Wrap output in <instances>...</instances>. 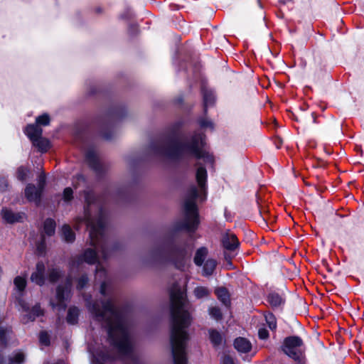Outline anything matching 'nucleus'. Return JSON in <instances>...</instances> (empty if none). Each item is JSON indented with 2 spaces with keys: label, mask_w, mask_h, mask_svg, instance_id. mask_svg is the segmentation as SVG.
<instances>
[{
  "label": "nucleus",
  "mask_w": 364,
  "mask_h": 364,
  "mask_svg": "<svg viewBox=\"0 0 364 364\" xmlns=\"http://www.w3.org/2000/svg\"><path fill=\"white\" fill-rule=\"evenodd\" d=\"M100 293L104 296L102 300L93 303L87 300L86 306L92 318L107 328L110 342L120 355L129 356L133 350V341L128 323L113 296L107 293L105 282H102Z\"/></svg>",
  "instance_id": "f257e3e1"
},
{
  "label": "nucleus",
  "mask_w": 364,
  "mask_h": 364,
  "mask_svg": "<svg viewBox=\"0 0 364 364\" xmlns=\"http://www.w3.org/2000/svg\"><path fill=\"white\" fill-rule=\"evenodd\" d=\"M170 341L174 364H187L186 348L189 339L187 328L191 323V316L181 290L171 294Z\"/></svg>",
  "instance_id": "f03ea898"
},
{
  "label": "nucleus",
  "mask_w": 364,
  "mask_h": 364,
  "mask_svg": "<svg viewBox=\"0 0 364 364\" xmlns=\"http://www.w3.org/2000/svg\"><path fill=\"white\" fill-rule=\"evenodd\" d=\"M203 136L195 134L190 139L178 141L171 137H163L154 140L149 146V152L156 157L176 159L185 156L203 159L205 163L212 164L213 158L203 151Z\"/></svg>",
  "instance_id": "7ed1b4c3"
},
{
  "label": "nucleus",
  "mask_w": 364,
  "mask_h": 364,
  "mask_svg": "<svg viewBox=\"0 0 364 364\" xmlns=\"http://www.w3.org/2000/svg\"><path fill=\"white\" fill-rule=\"evenodd\" d=\"M84 216L77 218V223H85L90 229V245L100 249L103 259H107L111 253L108 241L104 235L105 213L91 191L85 192Z\"/></svg>",
  "instance_id": "20e7f679"
},
{
  "label": "nucleus",
  "mask_w": 364,
  "mask_h": 364,
  "mask_svg": "<svg viewBox=\"0 0 364 364\" xmlns=\"http://www.w3.org/2000/svg\"><path fill=\"white\" fill-rule=\"evenodd\" d=\"M196 178L198 187L192 186L188 191L183 204L184 218L177 227L178 229H184L188 232H194L199 225L196 200L205 199L207 171L203 166H198Z\"/></svg>",
  "instance_id": "39448f33"
},
{
  "label": "nucleus",
  "mask_w": 364,
  "mask_h": 364,
  "mask_svg": "<svg viewBox=\"0 0 364 364\" xmlns=\"http://www.w3.org/2000/svg\"><path fill=\"white\" fill-rule=\"evenodd\" d=\"M189 256L184 247H173L168 249L164 245H158L151 249L147 254L146 262L164 265L169 262L180 270H184L187 266Z\"/></svg>",
  "instance_id": "423d86ee"
},
{
  "label": "nucleus",
  "mask_w": 364,
  "mask_h": 364,
  "mask_svg": "<svg viewBox=\"0 0 364 364\" xmlns=\"http://www.w3.org/2000/svg\"><path fill=\"white\" fill-rule=\"evenodd\" d=\"M304 343L299 336L287 337L282 346V351L298 364H306L304 350L302 349Z\"/></svg>",
  "instance_id": "0eeeda50"
},
{
  "label": "nucleus",
  "mask_w": 364,
  "mask_h": 364,
  "mask_svg": "<svg viewBox=\"0 0 364 364\" xmlns=\"http://www.w3.org/2000/svg\"><path fill=\"white\" fill-rule=\"evenodd\" d=\"M98 257L95 250L87 248L82 255L72 259L71 266L73 267H78L82 262H86L89 264L97 263L96 267L95 279L101 281L105 277L106 272L105 268L98 262Z\"/></svg>",
  "instance_id": "6e6552de"
},
{
  "label": "nucleus",
  "mask_w": 364,
  "mask_h": 364,
  "mask_svg": "<svg viewBox=\"0 0 364 364\" xmlns=\"http://www.w3.org/2000/svg\"><path fill=\"white\" fill-rule=\"evenodd\" d=\"M72 282L70 279H67L64 284H60L57 287L55 299L50 300V306L53 308H58L59 310L64 311L66 308V301L70 297Z\"/></svg>",
  "instance_id": "1a4fd4ad"
},
{
  "label": "nucleus",
  "mask_w": 364,
  "mask_h": 364,
  "mask_svg": "<svg viewBox=\"0 0 364 364\" xmlns=\"http://www.w3.org/2000/svg\"><path fill=\"white\" fill-rule=\"evenodd\" d=\"M46 183V176L41 173L38 177L37 186L32 183H28L25 188V196L27 200L38 204L41 202Z\"/></svg>",
  "instance_id": "9d476101"
},
{
  "label": "nucleus",
  "mask_w": 364,
  "mask_h": 364,
  "mask_svg": "<svg viewBox=\"0 0 364 364\" xmlns=\"http://www.w3.org/2000/svg\"><path fill=\"white\" fill-rule=\"evenodd\" d=\"M18 306L19 307L18 310L24 313L21 317V321L24 324L34 321L37 317L41 316L44 314V311L38 304H36L30 309L28 304L23 299H18Z\"/></svg>",
  "instance_id": "9b49d317"
},
{
  "label": "nucleus",
  "mask_w": 364,
  "mask_h": 364,
  "mask_svg": "<svg viewBox=\"0 0 364 364\" xmlns=\"http://www.w3.org/2000/svg\"><path fill=\"white\" fill-rule=\"evenodd\" d=\"M221 242L224 249L233 252L238 248L240 242L236 235L232 232H225L222 235Z\"/></svg>",
  "instance_id": "f8f14e48"
},
{
  "label": "nucleus",
  "mask_w": 364,
  "mask_h": 364,
  "mask_svg": "<svg viewBox=\"0 0 364 364\" xmlns=\"http://www.w3.org/2000/svg\"><path fill=\"white\" fill-rule=\"evenodd\" d=\"M89 352L92 355L90 360L92 364H105L107 360L112 358L107 353L105 352L104 349H95L90 347Z\"/></svg>",
  "instance_id": "ddd939ff"
},
{
  "label": "nucleus",
  "mask_w": 364,
  "mask_h": 364,
  "mask_svg": "<svg viewBox=\"0 0 364 364\" xmlns=\"http://www.w3.org/2000/svg\"><path fill=\"white\" fill-rule=\"evenodd\" d=\"M46 267L42 262L36 264V270L31 274V280L38 286H43L46 282Z\"/></svg>",
  "instance_id": "4468645a"
},
{
  "label": "nucleus",
  "mask_w": 364,
  "mask_h": 364,
  "mask_svg": "<svg viewBox=\"0 0 364 364\" xmlns=\"http://www.w3.org/2000/svg\"><path fill=\"white\" fill-rule=\"evenodd\" d=\"M85 157L87 164L94 171L99 173L102 171V166L95 149H88L86 152Z\"/></svg>",
  "instance_id": "2eb2a0df"
},
{
  "label": "nucleus",
  "mask_w": 364,
  "mask_h": 364,
  "mask_svg": "<svg viewBox=\"0 0 364 364\" xmlns=\"http://www.w3.org/2000/svg\"><path fill=\"white\" fill-rule=\"evenodd\" d=\"M1 216L6 223H14L22 221L25 218V214L23 213H14L9 209L3 208Z\"/></svg>",
  "instance_id": "dca6fc26"
},
{
  "label": "nucleus",
  "mask_w": 364,
  "mask_h": 364,
  "mask_svg": "<svg viewBox=\"0 0 364 364\" xmlns=\"http://www.w3.org/2000/svg\"><path fill=\"white\" fill-rule=\"evenodd\" d=\"M26 355L22 351L14 352L8 359H4L0 355V364H23Z\"/></svg>",
  "instance_id": "f3484780"
},
{
  "label": "nucleus",
  "mask_w": 364,
  "mask_h": 364,
  "mask_svg": "<svg viewBox=\"0 0 364 364\" xmlns=\"http://www.w3.org/2000/svg\"><path fill=\"white\" fill-rule=\"evenodd\" d=\"M234 346L240 353H248L252 348L251 343L246 338L239 337L235 340Z\"/></svg>",
  "instance_id": "a211bd4d"
},
{
  "label": "nucleus",
  "mask_w": 364,
  "mask_h": 364,
  "mask_svg": "<svg viewBox=\"0 0 364 364\" xmlns=\"http://www.w3.org/2000/svg\"><path fill=\"white\" fill-rule=\"evenodd\" d=\"M25 133L31 141L41 136L43 130L36 124H29L26 127Z\"/></svg>",
  "instance_id": "6ab92c4d"
},
{
  "label": "nucleus",
  "mask_w": 364,
  "mask_h": 364,
  "mask_svg": "<svg viewBox=\"0 0 364 364\" xmlns=\"http://www.w3.org/2000/svg\"><path fill=\"white\" fill-rule=\"evenodd\" d=\"M209 338L210 342L215 347L221 346L223 343L224 339L221 333L214 329L209 330Z\"/></svg>",
  "instance_id": "aec40b11"
},
{
  "label": "nucleus",
  "mask_w": 364,
  "mask_h": 364,
  "mask_svg": "<svg viewBox=\"0 0 364 364\" xmlns=\"http://www.w3.org/2000/svg\"><path fill=\"white\" fill-rule=\"evenodd\" d=\"M208 249L206 247H202L197 250L193 261L196 265L197 266H202L203 264L205 259L206 258L208 255Z\"/></svg>",
  "instance_id": "412c9836"
},
{
  "label": "nucleus",
  "mask_w": 364,
  "mask_h": 364,
  "mask_svg": "<svg viewBox=\"0 0 364 364\" xmlns=\"http://www.w3.org/2000/svg\"><path fill=\"white\" fill-rule=\"evenodd\" d=\"M217 262L214 259H208L204 262L203 268V274L205 277L210 276L213 274Z\"/></svg>",
  "instance_id": "4be33fe9"
},
{
  "label": "nucleus",
  "mask_w": 364,
  "mask_h": 364,
  "mask_svg": "<svg viewBox=\"0 0 364 364\" xmlns=\"http://www.w3.org/2000/svg\"><path fill=\"white\" fill-rule=\"evenodd\" d=\"M268 301L273 308H276L284 304V299L279 294L273 292L269 294Z\"/></svg>",
  "instance_id": "5701e85b"
},
{
  "label": "nucleus",
  "mask_w": 364,
  "mask_h": 364,
  "mask_svg": "<svg viewBox=\"0 0 364 364\" xmlns=\"http://www.w3.org/2000/svg\"><path fill=\"white\" fill-rule=\"evenodd\" d=\"M33 146L37 147L41 152H46L49 147V141L46 138L42 137V135L33 140Z\"/></svg>",
  "instance_id": "b1692460"
},
{
  "label": "nucleus",
  "mask_w": 364,
  "mask_h": 364,
  "mask_svg": "<svg viewBox=\"0 0 364 364\" xmlns=\"http://www.w3.org/2000/svg\"><path fill=\"white\" fill-rule=\"evenodd\" d=\"M203 95L204 109L206 111L208 107L211 106L214 103L215 95L213 91L206 89L203 90Z\"/></svg>",
  "instance_id": "393cba45"
},
{
  "label": "nucleus",
  "mask_w": 364,
  "mask_h": 364,
  "mask_svg": "<svg viewBox=\"0 0 364 364\" xmlns=\"http://www.w3.org/2000/svg\"><path fill=\"white\" fill-rule=\"evenodd\" d=\"M62 236L63 240L69 243L73 242L75 239V233L73 232L70 227L68 225H63Z\"/></svg>",
  "instance_id": "a878e982"
},
{
  "label": "nucleus",
  "mask_w": 364,
  "mask_h": 364,
  "mask_svg": "<svg viewBox=\"0 0 364 364\" xmlns=\"http://www.w3.org/2000/svg\"><path fill=\"white\" fill-rule=\"evenodd\" d=\"M215 294L218 299L225 306H229L230 304V296L228 291L225 288H218L215 290Z\"/></svg>",
  "instance_id": "bb28decb"
},
{
  "label": "nucleus",
  "mask_w": 364,
  "mask_h": 364,
  "mask_svg": "<svg viewBox=\"0 0 364 364\" xmlns=\"http://www.w3.org/2000/svg\"><path fill=\"white\" fill-rule=\"evenodd\" d=\"M208 311L210 318L216 321H219L223 318V314L218 306H210L208 307Z\"/></svg>",
  "instance_id": "cd10ccee"
},
{
  "label": "nucleus",
  "mask_w": 364,
  "mask_h": 364,
  "mask_svg": "<svg viewBox=\"0 0 364 364\" xmlns=\"http://www.w3.org/2000/svg\"><path fill=\"white\" fill-rule=\"evenodd\" d=\"M79 316V309L77 307H70L68 312L67 321L70 324H75Z\"/></svg>",
  "instance_id": "c85d7f7f"
},
{
  "label": "nucleus",
  "mask_w": 364,
  "mask_h": 364,
  "mask_svg": "<svg viewBox=\"0 0 364 364\" xmlns=\"http://www.w3.org/2000/svg\"><path fill=\"white\" fill-rule=\"evenodd\" d=\"M55 221L50 218L46 219V221L44 222V232L47 235L51 236L55 233Z\"/></svg>",
  "instance_id": "c756f323"
},
{
  "label": "nucleus",
  "mask_w": 364,
  "mask_h": 364,
  "mask_svg": "<svg viewBox=\"0 0 364 364\" xmlns=\"http://www.w3.org/2000/svg\"><path fill=\"white\" fill-rule=\"evenodd\" d=\"M61 275V271L58 268H53L48 270V280L52 283L58 281Z\"/></svg>",
  "instance_id": "7c9ffc66"
},
{
  "label": "nucleus",
  "mask_w": 364,
  "mask_h": 364,
  "mask_svg": "<svg viewBox=\"0 0 364 364\" xmlns=\"http://www.w3.org/2000/svg\"><path fill=\"white\" fill-rule=\"evenodd\" d=\"M193 293L196 298L202 299L207 297L209 295L210 291L206 287H197L196 288H195Z\"/></svg>",
  "instance_id": "2f4dec72"
},
{
  "label": "nucleus",
  "mask_w": 364,
  "mask_h": 364,
  "mask_svg": "<svg viewBox=\"0 0 364 364\" xmlns=\"http://www.w3.org/2000/svg\"><path fill=\"white\" fill-rule=\"evenodd\" d=\"M29 173V170L23 166H20L17 169L16 177L19 181H23L27 179Z\"/></svg>",
  "instance_id": "473e14b6"
},
{
  "label": "nucleus",
  "mask_w": 364,
  "mask_h": 364,
  "mask_svg": "<svg viewBox=\"0 0 364 364\" xmlns=\"http://www.w3.org/2000/svg\"><path fill=\"white\" fill-rule=\"evenodd\" d=\"M265 320L271 330H275L277 328V321L274 316L272 313L265 315Z\"/></svg>",
  "instance_id": "72a5a7b5"
},
{
  "label": "nucleus",
  "mask_w": 364,
  "mask_h": 364,
  "mask_svg": "<svg viewBox=\"0 0 364 364\" xmlns=\"http://www.w3.org/2000/svg\"><path fill=\"white\" fill-rule=\"evenodd\" d=\"M36 125H43L46 126L48 125L50 123V117L48 114H43L41 116H38L36 119Z\"/></svg>",
  "instance_id": "f704fd0d"
},
{
  "label": "nucleus",
  "mask_w": 364,
  "mask_h": 364,
  "mask_svg": "<svg viewBox=\"0 0 364 364\" xmlns=\"http://www.w3.org/2000/svg\"><path fill=\"white\" fill-rule=\"evenodd\" d=\"M14 284L18 290L23 291L26 285V281L21 277H16L14 279Z\"/></svg>",
  "instance_id": "c9c22d12"
},
{
  "label": "nucleus",
  "mask_w": 364,
  "mask_h": 364,
  "mask_svg": "<svg viewBox=\"0 0 364 364\" xmlns=\"http://www.w3.org/2000/svg\"><path fill=\"white\" fill-rule=\"evenodd\" d=\"M9 333L10 330L9 328H4L2 327L0 328V344H6V337Z\"/></svg>",
  "instance_id": "e433bc0d"
},
{
  "label": "nucleus",
  "mask_w": 364,
  "mask_h": 364,
  "mask_svg": "<svg viewBox=\"0 0 364 364\" xmlns=\"http://www.w3.org/2000/svg\"><path fill=\"white\" fill-rule=\"evenodd\" d=\"M40 343L44 346H48L50 343L49 336L46 332H41L39 336Z\"/></svg>",
  "instance_id": "4c0bfd02"
},
{
  "label": "nucleus",
  "mask_w": 364,
  "mask_h": 364,
  "mask_svg": "<svg viewBox=\"0 0 364 364\" xmlns=\"http://www.w3.org/2000/svg\"><path fill=\"white\" fill-rule=\"evenodd\" d=\"M73 198V190L70 188H65L63 191V200L66 202L71 200Z\"/></svg>",
  "instance_id": "58836bf2"
},
{
  "label": "nucleus",
  "mask_w": 364,
  "mask_h": 364,
  "mask_svg": "<svg viewBox=\"0 0 364 364\" xmlns=\"http://www.w3.org/2000/svg\"><path fill=\"white\" fill-rule=\"evenodd\" d=\"M199 124H200V127H203V128L213 129V122L210 120L208 119H201L199 121Z\"/></svg>",
  "instance_id": "ea45409f"
},
{
  "label": "nucleus",
  "mask_w": 364,
  "mask_h": 364,
  "mask_svg": "<svg viewBox=\"0 0 364 364\" xmlns=\"http://www.w3.org/2000/svg\"><path fill=\"white\" fill-rule=\"evenodd\" d=\"M88 278L86 275H82L80 277L77 281V287L78 289H82L87 283Z\"/></svg>",
  "instance_id": "a19ab883"
},
{
  "label": "nucleus",
  "mask_w": 364,
  "mask_h": 364,
  "mask_svg": "<svg viewBox=\"0 0 364 364\" xmlns=\"http://www.w3.org/2000/svg\"><path fill=\"white\" fill-rule=\"evenodd\" d=\"M221 364H235V363L232 357L225 355L222 358Z\"/></svg>",
  "instance_id": "79ce46f5"
},
{
  "label": "nucleus",
  "mask_w": 364,
  "mask_h": 364,
  "mask_svg": "<svg viewBox=\"0 0 364 364\" xmlns=\"http://www.w3.org/2000/svg\"><path fill=\"white\" fill-rule=\"evenodd\" d=\"M258 335H259V338L266 339L269 336V333L266 329L260 328L258 331Z\"/></svg>",
  "instance_id": "37998d69"
},
{
  "label": "nucleus",
  "mask_w": 364,
  "mask_h": 364,
  "mask_svg": "<svg viewBox=\"0 0 364 364\" xmlns=\"http://www.w3.org/2000/svg\"><path fill=\"white\" fill-rule=\"evenodd\" d=\"M114 134V132L113 131H111L110 134L107 133L105 130L102 131V135L103 138L107 140H111L113 138Z\"/></svg>",
  "instance_id": "c03bdc74"
},
{
  "label": "nucleus",
  "mask_w": 364,
  "mask_h": 364,
  "mask_svg": "<svg viewBox=\"0 0 364 364\" xmlns=\"http://www.w3.org/2000/svg\"><path fill=\"white\" fill-rule=\"evenodd\" d=\"M7 182L5 179H0V191H4L7 187Z\"/></svg>",
  "instance_id": "a18cd8bd"
},
{
  "label": "nucleus",
  "mask_w": 364,
  "mask_h": 364,
  "mask_svg": "<svg viewBox=\"0 0 364 364\" xmlns=\"http://www.w3.org/2000/svg\"><path fill=\"white\" fill-rule=\"evenodd\" d=\"M37 250H38V252L40 255H43V252L45 251V245H44L43 242H42L41 244H39L38 245Z\"/></svg>",
  "instance_id": "49530a36"
},
{
  "label": "nucleus",
  "mask_w": 364,
  "mask_h": 364,
  "mask_svg": "<svg viewBox=\"0 0 364 364\" xmlns=\"http://www.w3.org/2000/svg\"><path fill=\"white\" fill-rule=\"evenodd\" d=\"M231 257H231L230 255H228V254H226V253L225 254V259H227V260L228 259V260H229V259H231Z\"/></svg>",
  "instance_id": "de8ad7c7"
},
{
  "label": "nucleus",
  "mask_w": 364,
  "mask_h": 364,
  "mask_svg": "<svg viewBox=\"0 0 364 364\" xmlns=\"http://www.w3.org/2000/svg\"><path fill=\"white\" fill-rule=\"evenodd\" d=\"M311 117H312V119H313V122L316 123V117H315L314 113H311Z\"/></svg>",
  "instance_id": "09e8293b"
},
{
  "label": "nucleus",
  "mask_w": 364,
  "mask_h": 364,
  "mask_svg": "<svg viewBox=\"0 0 364 364\" xmlns=\"http://www.w3.org/2000/svg\"><path fill=\"white\" fill-rule=\"evenodd\" d=\"M79 178H81L82 180H84V178L82 176H79Z\"/></svg>",
  "instance_id": "8fccbe9b"
}]
</instances>
